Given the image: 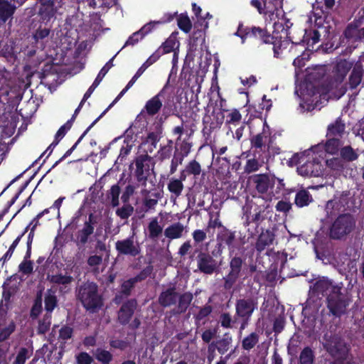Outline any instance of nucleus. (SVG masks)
<instances>
[{"mask_svg": "<svg viewBox=\"0 0 364 364\" xmlns=\"http://www.w3.org/2000/svg\"><path fill=\"white\" fill-rule=\"evenodd\" d=\"M76 291L77 299L87 311L96 312L103 306L102 296L99 293L98 286L95 282H83Z\"/></svg>", "mask_w": 364, "mask_h": 364, "instance_id": "f03ea898", "label": "nucleus"}, {"mask_svg": "<svg viewBox=\"0 0 364 364\" xmlns=\"http://www.w3.org/2000/svg\"><path fill=\"white\" fill-rule=\"evenodd\" d=\"M133 210L134 208L131 205L124 203L122 208L117 209V214L122 219H127L132 215Z\"/></svg>", "mask_w": 364, "mask_h": 364, "instance_id": "5fc2aeb1", "label": "nucleus"}, {"mask_svg": "<svg viewBox=\"0 0 364 364\" xmlns=\"http://www.w3.org/2000/svg\"><path fill=\"white\" fill-rule=\"evenodd\" d=\"M238 277L239 275L230 272L229 274L223 278L224 289L225 290L230 289L236 282Z\"/></svg>", "mask_w": 364, "mask_h": 364, "instance_id": "bf43d9fd", "label": "nucleus"}, {"mask_svg": "<svg viewBox=\"0 0 364 364\" xmlns=\"http://www.w3.org/2000/svg\"><path fill=\"white\" fill-rule=\"evenodd\" d=\"M327 303L330 312L336 316H340L345 313L348 300L341 292V287H339L334 288L333 292L328 294Z\"/></svg>", "mask_w": 364, "mask_h": 364, "instance_id": "9d476101", "label": "nucleus"}, {"mask_svg": "<svg viewBox=\"0 0 364 364\" xmlns=\"http://www.w3.org/2000/svg\"><path fill=\"white\" fill-rule=\"evenodd\" d=\"M149 237L152 239L158 237L162 232L163 228L159 225L156 218L152 219L148 225Z\"/></svg>", "mask_w": 364, "mask_h": 364, "instance_id": "79ce46f5", "label": "nucleus"}, {"mask_svg": "<svg viewBox=\"0 0 364 364\" xmlns=\"http://www.w3.org/2000/svg\"><path fill=\"white\" fill-rule=\"evenodd\" d=\"M274 239L275 235L272 231L269 230L262 231L255 244L257 251L262 252L265 248L273 244Z\"/></svg>", "mask_w": 364, "mask_h": 364, "instance_id": "6ab92c4d", "label": "nucleus"}, {"mask_svg": "<svg viewBox=\"0 0 364 364\" xmlns=\"http://www.w3.org/2000/svg\"><path fill=\"white\" fill-rule=\"evenodd\" d=\"M220 321L221 326L225 328H232V319L229 313H223L220 315Z\"/></svg>", "mask_w": 364, "mask_h": 364, "instance_id": "338daca9", "label": "nucleus"}, {"mask_svg": "<svg viewBox=\"0 0 364 364\" xmlns=\"http://www.w3.org/2000/svg\"><path fill=\"white\" fill-rule=\"evenodd\" d=\"M73 335V328L69 326L64 325L59 330V339L65 342L70 339Z\"/></svg>", "mask_w": 364, "mask_h": 364, "instance_id": "864d4df0", "label": "nucleus"}, {"mask_svg": "<svg viewBox=\"0 0 364 364\" xmlns=\"http://www.w3.org/2000/svg\"><path fill=\"white\" fill-rule=\"evenodd\" d=\"M341 159L343 161L350 162L356 160L358 154L353 150L350 146H346L340 151Z\"/></svg>", "mask_w": 364, "mask_h": 364, "instance_id": "a19ab883", "label": "nucleus"}, {"mask_svg": "<svg viewBox=\"0 0 364 364\" xmlns=\"http://www.w3.org/2000/svg\"><path fill=\"white\" fill-rule=\"evenodd\" d=\"M276 178L269 173L254 174L249 178L255 190L259 194H269L275 186Z\"/></svg>", "mask_w": 364, "mask_h": 364, "instance_id": "9b49d317", "label": "nucleus"}, {"mask_svg": "<svg viewBox=\"0 0 364 364\" xmlns=\"http://www.w3.org/2000/svg\"><path fill=\"white\" fill-rule=\"evenodd\" d=\"M324 339V348L335 359L331 364H352L345 360L348 348L345 341L339 336L326 334Z\"/></svg>", "mask_w": 364, "mask_h": 364, "instance_id": "423d86ee", "label": "nucleus"}, {"mask_svg": "<svg viewBox=\"0 0 364 364\" xmlns=\"http://www.w3.org/2000/svg\"><path fill=\"white\" fill-rule=\"evenodd\" d=\"M16 7L6 0H0V21L6 23L9 18H12Z\"/></svg>", "mask_w": 364, "mask_h": 364, "instance_id": "412c9836", "label": "nucleus"}, {"mask_svg": "<svg viewBox=\"0 0 364 364\" xmlns=\"http://www.w3.org/2000/svg\"><path fill=\"white\" fill-rule=\"evenodd\" d=\"M52 321V315L45 313L38 321L36 332L38 335H44L50 329Z\"/></svg>", "mask_w": 364, "mask_h": 364, "instance_id": "c756f323", "label": "nucleus"}, {"mask_svg": "<svg viewBox=\"0 0 364 364\" xmlns=\"http://www.w3.org/2000/svg\"><path fill=\"white\" fill-rule=\"evenodd\" d=\"M261 167V164L256 159H249L247 160L246 165L244 168L245 173H250L253 172L257 171Z\"/></svg>", "mask_w": 364, "mask_h": 364, "instance_id": "4d7b16f0", "label": "nucleus"}, {"mask_svg": "<svg viewBox=\"0 0 364 364\" xmlns=\"http://www.w3.org/2000/svg\"><path fill=\"white\" fill-rule=\"evenodd\" d=\"M120 194V188L118 184L113 185L107 193V197L111 198L113 207L119 205V196Z\"/></svg>", "mask_w": 364, "mask_h": 364, "instance_id": "49530a36", "label": "nucleus"}, {"mask_svg": "<svg viewBox=\"0 0 364 364\" xmlns=\"http://www.w3.org/2000/svg\"><path fill=\"white\" fill-rule=\"evenodd\" d=\"M363 74V69L361 65L356 64L350 75L349 85L351 89L355 88L360 85Z\"/></svg>", "mask_w": 364, "mask_h": 364, "instance_id": "bb28decb", "label": "nucleus"}, {"mask_svg": "<svg viewBox=\"0 0 364 364\" xmlns=\"http://www.w3.org/2000/svg\"><path fill=\"white\" fill-rule=\"evenodd\" d=\"M50 33L49 28H38L33 34V38L35 43V47L37 49L43 50L45 48V40L47 38Z\"/></svg>", "mask_w": 364, "mask_h": 364, "instance_id": "b1692460", "label": "nucleus"}, {"mask_svg": "<svg viewBox=\"0 0 364 364\" xmlns=\"http://www.w3.org/2000/svg\"><path fill=\"white\" fill-rule=\"evenodd\" d=\"M16 323L8 316V312L0 309V343L7 341L15 332Z\"/></svg>", "mask_w": 364, "mask_h": 364, "instance_id": "f8f14e48", "label": "nucleus"}, {"mask_svg": "<svg viewBox=\"0 0 364 364\" xmlns=\"http://www.w3.org/2000/svg\"><path fill=\"white\" fill-rule=\"evenodd\" d=\"M18 271L26 275L31 274L33 272V262L23 260L18 265Z\"/></svg>", "mask_w": 364, "mask_h": 364, "instance_id": "6e6d98bb", "label": "nucleus"}, {"mask_svg": "<svg viewBox=\"0 0 364 364\" xmlns=\"http://www.w3.org/2000/svg\"><path fill=\"white\" fill-rule=\"evenodd\" d=\"M28 226H27L23 232L14 240L6 252L0 258V261H2V265H4L12 257L16 247L18 245L23 236L28 232Z\"/></svg>", "mask_w": 364, "mask_h": 364, "instance_id": "2f4dec72", "label": "nucleus"}, {"mask_svg": "<svg viewBox=\"0 0 364 364\" xmlns=\"http://www.w3.org/2000/svg\"><path fill=\"white\" fill-rule=\"evenodd\" d=\"M38 14L43 20H50L54 15L53 3L48 1L41 4L39 7Z\"/></svg>", "mask_w": 364, "mask_h": 364, "instance_id": "473e14b6", "label": "nucleus"}, {"mask_svg": "<svg viewBox=\"0 0 364 364\" xmlns=\"http://www.w3.org/2000/svg\"><path fill=\"white\" fill-rule=\"evenodd\" d=\"M71 129L70 123L66 122L57 131L53 141V146H57L60 141L65 136L66 133Z\"/></svg>", "mask_w": 364, "mask_h": 364, "instance_id": "de8ad7c7", "label": "nucleus"}, {"mask_svg": "<svg viewBox=\"0 0 364 364\" xmlns=\"http://www.w3.org/2000/svg\"><path fill=\"white\" fill-rule=\"evenodd\" d=\"M353 62L346 59L337 60L332 66L330 80L328 83V91L338 90V95L341 96L347 90L346 85L343 84L348 73L353 67Z\"/></svg>", "mask_w": 364, "mask_h": 364, "instance_id": "39448f33", "label": "nucleus"}, {"mask_svg": "<svg viewBox=\"0 0 364 364\" xmlns=\"http://www.w3.org/2000/svg\"><path fill=\"white\" fill-rule=\"evenodd\" d=\"M341 146V141L337 138H332L328 139L325 145L324 149L325 151L331 154H335L338 151V149Z\"/></svg>", "mask_w": 364, "mask_h": 364, "instance_id": "c03bdc74", "label": "nucleus"}, {"mask_svg": "<svg viewBox=\"0 0 364 364\" xmlns=\"http://www.w3.org/2000/svg\"><path fill=\"white\" fill-rule=\"evenodd\" d=\"M259 342V334L252 332L242 341V347L244 350H250L252 349Z\"/></svg>", "mask_w": 364, "mask_h": 364, "instance_id": "f704fd0d", "label": "nucleus"}, {"mask_svg": "<svg viewBox=\"0 0 364 364\" xmlns=\"http://www.w3.org/2000/svg\"><path fill=\"white\" fill-rule=\"evenodd\" d=\"M232 341V337L229 335V333H226L224 334L223 338L217 342V346H215V348H217L220 353L224 354L228 350H229Z\"/></svg>", "mask_w": 364, "mask_h": 364, "instance_id": "c9c22d12", "label": "nucleus"}, {"mask_svg": "<svg viewBox=\"0 0 364 364\" xmlns=\"http://www.w3.org/2000/svg\"><path fill=\"white\" fill-rule=\"evenodd\" d=\"M141 168L138 163V188L141 186L144 187V188L141 190V193L144 197L142 201V210L144 212H147L149 210L154 209L157 205L159 194L154 193L151 194V196H149V193L154 187V184L151 181H148L147 176H144L143 173H139Z\"/></svg>", "mask_w": 364, "mask_h": 364, "instance_id": "6e6552de", "label": "nucleus"}, {"mask_svg": "<svg viewBox=\"0 0 364 364\" xmlns=\"http://www.w3.org/2000/svg\"><path fill=\"white\" fill-rule=\"evenodd\" d=\"M184 171L187 172L188 174L198 176L201 172V166L198 161L193 160L188 164L183 173Z\"/></svg>", "mask_w": 364, "mask_h": 364, "instance_id": "3c124183", "label": "nucleus"}, {"mask_svg": "<svg viewBox=\"0 0 364 364\" xmlns=\"http://www.w3.org/2000/svg\"><path fill=\"white\" fill-rule=\"evenodd\" d=\"M312 201V196L305 189L299 191L295 196V203L300 208L309 205Z\"/></svg>", "mask_w": 364, "mask_h": 364, "instance_id": "cd10ccee", "label": "nucleus"}, {"mask_svg": "<svg viewBox=\"0 0 364 364\" xmlns=\"http://www.w3.org/2000/svg\"><path fill=\"white\" fill-rule=\"evenodd\" d=\"M178 25L179 28L186 33H188L192 28V24L189 18L185 16H181L179 17L178 19Z\"/></svg>", "mask_w": 364, "mask_h": 364, "instance_id": "e2e57ef3", "label": "nucleus"}, {"mask_svg": "<svg viewBox=\"0 0 364 364\" xmlns=\"http://www.w3.org/2000/svg\"><path fill=\"white\" fill-rule=\"evenodd\" d=\"M193 296L190 292L180 294L176 288L170 287L163 291L158 299L159 304L163 307H174L171 311L173 315L181 314L188 309Z\"/></svg>", "mask_w": 364, "mask_h": 364, "instance_id": "f257e3e1", "label": "nucleus"}, {"mask_svg": "<svg viewBox=\"0 0 364 364\" xmlns=\"http://www.w3.org/2000/svg\"><path fill=\"white\" fill-rule=\"evenodd\" d=\"M95 358L102 364H109L113 357L108 350L97 348L95 353Z\"/></svg>", "mask_w": 364, "mask_h": 364, "instance_id": "37998d69", "label": "nucleus"}, {"mask_svg": "<svg viewBox=\"0 0 364 364\" xmlns=\"http://www.w3.org/2000/svg\"><path fill=\"white\" fill-rule=\"evenodd\" d=\"M29 183V181H26L21 187L19 188L18 191L16 193V195L11 198L10 201L8 202L7 206L2 210L1 213L4 214V215L9 212L10 207L16 202V200L18 198L21 193L24 191Z\"/></svg>", "mask_w": 364, "mask_h": 364, "instance_id": "69168bd1", "label": "nucleus"}, {"mask_svg": "<svg viewBox=\"0 0 364 364\" xmlns=\"http://www.w3.org/2000/svg\"><path fill=\"white\" fill-rule=\"evenodd\" d=\"M345 129V124L340 118L337 119L334 123L331 124L328 127L327 135L331 136H341Z\"/></svg>", "mask_w": 364, "mask_h": 364, "instance_id": "72a5a7b5", "label": "nucleus"}, {"mask_svg": "<svg viewBox=\"0 0 364 364\" xmlns=\"http://www.w3.org/2000/svg\"><path fill=\"white\" fill-rule=\"evenodd\" d=\"M334 288H339V287L333 285L327 279H319L314 284V290L322 294H326L327 296L333 292Z\"/></svg>", "mask_w": 364, "mask_h": 364, "instance_id": "a878e982", "label": "nucleus"}, {"mask_svg": "<svg viewBox=\"0 0 364 364\" xmlns=\"http://www.w3.org/2000/svg\"><path fill=\"white\" fill-rule=\"evenodd\" d=\"M356 219L350 213L340 214L328 228V235L333 240L344 241L355 230Z\"/></svg>", "mask_w": 364, "mask_h": 364, "instance_id": "7ed1b4c3", "label": "nucleus"}, {"mask_svg": "<svg viewBox=\"0 0 364 364\" xmlns=\"http://www.w3.org/2000/svg\"><path fill=\"white\" fill-rule=\"evenodd\" d=\"M346 38L352 40L354 42L361 41L360 38V28L356 25L349 24L344 31Z\"/></svg>", "mask_w": 364, "mask_h": 364, "instance_id": "4c0bfd02", "label": "nucleus"}, {"mask_svg": "<svg viewBox=\"0 0 364 364\" xmlns=\"http://www.w3.org/2000/svg\"><path fill=\"white\" fill-rule=\"evenodd\" d=\"M242 264V260L240 257H233L231 259L230 263V272L239 275L240 272L241 271Z\"/></svg>", "mask_w": 364, "mask_h": 364, "instance_id": "680f3d73", "label": "nucleus"}, {"mask_svg": "<svg viewBox=\"0 0 364 364\" xmlns=\"http://www.w3.org/2000/svg\"><path fill=\"white\" fill-rule=\"evenodd\" d=\"M222 240L229 247H233V242L235 240V234L234 232L230 231L228 229L224 230L222 236Z\"/></svg>", "mask_w": 364, "mask_h": 364, "instance_id": "052dcab7", "label": "nucleus"}, {"mask_svg": "<svg viewBox=\"0 0 364 364\" xmlns=\"http://www.w3.org/2000/svg\"><path fill=\"white\" fill-rule=\"evenodd\" d=\"M309 151L295 154L289 160L291 166L298 165L297 172L304 177H318L322 174L323 166L314 158L309 157Z\"/></svg>", "mask_w": 364, "mask_h": 364, "instance_id": "20e7f679", "label": "nucleus"}, {"mask_svg": "<svg viewBox=\"0 0 364 364\" xmlns=\"http://www.w3.org/2000/svg\"><path fill=\"white\" fill-rule=\"evenodd\" d=\"M186 179L183 173H181V179L171 178L168 183V191L174 195V199L181 196L183 190V181Z\"/></svg>", "mask_w": 364, "mask_h": 364, "instance_id": "393cba45", "label": "nucleus"}, {"mask_svg": "<svg viewBox=\"0 0 364 364\" xmlns=\"http://www.w3.org/2000/svg\"><path fill=\"white\" fill-rule=\"evenodd\" d=\"M135 127H134L133 125L130 126L129 129H127L125 132V136H126V138H125V140L124 141L127 143V147H122L121 149V151H120V156H124L126 155H127L129 151H130V149L132 146L133 144H131V145H129V137L131 136V139H133V136H132V134H133V129Z\"/></svg>", "mask_w": 364, "mask_h": 364, "instance_id": "603ef678", "label": "nucleus"}, {"mask_svg": "<svg viewBox=\"0 0 364 364\" xmlns=\"http://www.w3.org/2000/svg\"><path fill=\"white\" fill-rule=\"evenodd\" d=\"M18 279V276L14 274L6 278L2 285V299L0 301V309L5 310L6 312L9 311L11 306V298L19 291Z\"/></svg>", "mask_w": 364, "mask_h": 364, "instance_id": "1a4fd4ad", "label": "nucleus"}, {"mask_svg": "<svg viewBox=\"0 0 364 364\" xmlns=\"http://www.w3.org/2000/svg\"><path fill=\"white\" fill-rule=\"evenodd\" d=\"M326 166L331 169L336 171H341L344 168L343 160L340 158H332L326 162Z\"/></svg>", "mask_w": 364, "mask_h": 364, "instance_id": "a18cd8bd", "label": "nucleus"}, {"mask_svg": "<svg viewBox=\"0 0 364 364\" xmlns=\"http://www.w3.org/2000/svg\"><path fill=\"white\" fill-rule=\"evenodd\" d=\"M136 81V73L132 77V78L130 80V81L127 83V85L125 86V87L119 92V94L117 96V97L113 100V102L102 112V113L84 131V132L81 134V136L78 138L77 141L73 145V146L69 149L64 154V155L59 159L58 161H56L54 164L52 166V167L48 170V171H50V169L55 168L56 166H58L61 161H63L65 158L69 156L76 149L77 145L80 143V141L82 140V139L85 136V135L88 133V132L90 130V129L97 122L98 120L101 117H102L106 112L112 107L115 103H117L122 97L129 90V88H131L135 82Z\"/></svg>", "mask_w": 364, "mask_h": 364, "instance_id": "0eeeda50", "label": "nucleus"}, {"mask_svg": "<svg viewBox=\"0 0 364 364\" xmlns=\"http://www.w3.org/2000/svg\"><path fill=\"white\" fill-rule=\"evenodd\" d=\"M95 223L96 220L93 213L89 214L88 220L85 222L83 228L75 234V242L77 247L84 246L88 242L89 237L94 232Z\"/></svg>", "mask_w": 364, "mask_h": 364, "instance_id": "ddd939ff", "label": "nucleus"}, {"mask_svg": "<svg viewBox=\"0 0 364 364\" xmlns=\"http://www.w3.org/2000/svg\"><path fill=\"white\" fill-rule=\"evenodd\" d=\"M160 95L161 93L156 95L146 102L145 109L149 115L156 114L161 108L162 102L159 98Z\"/></svg>", "mask_w": 364, "mask_h": 364, "instance_id": "c85d7f7f", "label": "nucleus"}, {"mask_svg": "<svg viewBox=\"0 0 364 364\" xmlns=\"http://www.w3.org/2000/svg\"><path fill=\"white\" fill-rule=\"evenodd\" d=\"M186 227L181 223H175L167 227L164 235L170 240L178 239L183 236Z\"/></svg>", "mask_w": 364, "mask_h": 364, "instance_id": "5701e85b", "label": "nucleus"}, {"mask_svg": "<svg viewBox=\"0 0 364 364\" xmlns=\"http://www.w3.org/2000/svg\"><path fill=\"white\" fill-rule=\"evenodd\" d=\"M256 308L257 302L252 299H238L235 304L236 314L240 318H250Z\"/></svg>", "mask_w": 364, "mask_h": 364, "instance_id": "2eb2a0df", "label": "nucleus"}, {"mask_svg": "<svg viewBox=\"0 0 364 364\" xmlns=\"http://www.w3.org/2000/svg\"><path fill=\"white\" fill-rule=\"evenodd\" d=\"M28 358V350L26 348H21L13 364H25Z\"/></svg>", "mask_w": 364, "mask_h": 364, "instance_id": "0e129e2a", "label": "nucleus"}, {"mask_svg": "<svg viewBox=\"0 0 364 364\" xmlns=\"http://www.w3.org/2000/svg\"><path fill=\"white\" fill-rule=\"evenodd\" d=\"M77 364H92V358L86 352H81L77 355Z\"/></svg>", "mask_w": 364, "mask_h": 364, "instance_id": "774afa93", "label": "nucleus"}, {"mask_svg": "<svg viewBox=\"0 0 364 364\" xmlns=\"http://www.w3.org/2000/svg\"><path fill=\"white\" fill-rule=\"evenodd\" d=\"M58 306V299L56 290L53 288L48 289L44 295V309L46 314H53L54 309Z\"/></svg>", "mask_w": 364, "mask_h": 364, "instance_id": "a211bd4d", "label": "nucleus"}, {"mask_svg": "<svg viewBox=\"0 0 364 364\" xmlns=\"http://www.w3.org/2000/svg\"><path fill=\"white\" fill-rule=\"evenodd\" d=\"M179 43L176 41L175 37L168 38L162 45L163 52L164 53L173 51L176 48H178Z\"/></svg>", "mask_w": 364, "mask_h": 364, "instance_id": "09e8293b", "label": "nucleus"}, {"mask_svg": "<svg viewBox=\"0 0 364 364\" xmlns=\"http://www.w3.org/2000/svg\"><path fill=\"white\" fill-rule=\"evenodd\" d=\"M267 140V136L263 133L258 134L254 136L251 139V144L252 147L256 149H262L264 146Z\"/></svg>", "mask_w": 364, "mask_h": 364, "instance_id": "8fccbe9b", "label": "nucleus"}, {"mask_svg": "<svg viewBox=\"0 0 364 364\" xmlns=\"http://www.w3.org/2000/svg\"><path fill=\"white\" fill-rule=\"evenodd\" d=\"M247 36L250 38L260 40L265 43H270L272 39L269 35H267L266 31L256 27L252 28L250 32L247 33Z\"/></svg>", "mask_w": 364, "mask_h": 364, "instance_id": "7c9ffc66", "label": "nucleus"}, {"mask_svg": "<svg viewBox=\"0 0 364 364\" xmlns=\"http://www.w3.org/2000/svg\"><path fill=\"white\" fill-rule=\"evenodd\" d=\"M115 247L119 255H136V247L134 246L133 240L130 238L118 240L116 242Z\"/></svg>", "mask_w": 364, "mask_h": 364, "instance_id": "aec40b11", "label": "nucleus"}, {"mask_svg": "<svg viewBox=\"0 0 364 364\" xmlns=\"http://www.w3.org/2000/svg\"><path fill=\"white\" fill-rule=\"evenodd\" d=\"M198 269L206 274H212L218 269L217 261L208 253L200 252L197 257Z\"/></svg>", "mask_w": 364, "mask_h": 364, "instance_id": "4468645a", "label": "nucleus"}, {"mask_svg": "<svg viewBox=\"0 0 364 364\" xmlns=\"http://www.w3.org/2000/svg\"><path fill=\"white\" fill-rule=\"evenodd\" d=\"M48 280L50 283L55 284L67 285L72 283L73 277L70 275H63L62 274H53L48 277Z\"/></svg>", "mask_w": 364, "mask_h": 364, "instance_id": "58836bf2", "label": "nucleus"}, {"mask_svg": "<svg viewBox=\"0 0 364 364\" xmlns=\"http://www.w3.org/2000/svg\"><path fill=\"white\" fill-rule=\"evenodd\" d=\"M43 290L40 289L37 291L33 304L30 309L29 316L32 320H36L38 318L43 311Z\"/></svg>", "mask_w": 364, "mask_h": 364, "instance_id": "4be33fe9", "label": "nucleus"}, {"mask_svg": "<svg viewBox=\"0 0 364 364\" xmlns=\"http://www.w3.org/2000/svg\"><path fill=\"white\" fill-rule=\"evenodd\" d=\"M136 284V276L124 281L121 285L120 291L115 295L113 301L116 304H121L125 298H127Z\"/></svg>", "mask_w": 364, "mask_h": 364, "instance_id": "f3484780", "label": "nucleus"}, {"mask_svg": "<svg viewBox=\"0 0 364 364\" xmlns=\"http://www.w3.org/2000/svg\"><path fill=\"white\" fill-rule=\"evenodd\" d=\"M136 309V299H132L124 302L118 311V321L125 325L130 321L134 311Z\"/></svg>", "mask_w": 364, "mask_h": 364, "instance_id": "dca6fc26", "label": "nucleus"}, {"mask_svg": "<svg viewBox=\"0 0 364 364\" xmlns=\"http://www.w3.org/2000/svg\"><path fill=\"white\" fill-rule=\"evenodd\" d=\"M267 1V0H251L250 4L256 8L260 14L268 15L271 17L274 15V11L268 9Z\"/></svg>", "mask_w": 364, "mask_h": 364, "instance_id": "e433bc0d", "label": "nucleus"}, {"mask_svg": "<svg viewBox=\"0 0 364 364\" xmlns=\"http://www.w3.org/2000/svg\"><path fill=\"white\" fill-rule=\"evenodd\" d=\"M114 57L111 58L100 70L97 76L96 77L95 80H94L97 83L100 85L105 75L108 73L109 70L113 66L112 61H113Z\"/></svg>", "mask_w": 364, "mask_h": 364, "instance_id": "13d9d810", "label": "nucleus"}, {"mask_svg": "<svg viewBox=\"0 0 364 364\" xmlns=\"http://www.w3.org/2000/svg\"><path fill=\"white\" fill-rule=\"evenodd\" d=\"M314 353L309 347H305L300 353V364H313L314 360Z\"/></svg>", "mask_w": 364, "mask_h": 364, "instance_id": "ea45409f", "label": "nucleus"}]
</instances>
